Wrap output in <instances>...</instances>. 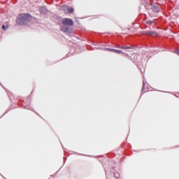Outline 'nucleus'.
Listing matches in <instances>:
<instances>
[{
  "mask_svg": "<svg viewBox=\"0 0 179 179\" xmlns=\"http://www.w3.org/2000/svg\"><path fill=\"white\" fill-rule=\"evenodd\" d=\"M8 28H9V25H5V24L2 25V30H4V31H6Z\"/></svg>",
  "mask_w": 179,
  "mask_h": 179,
  "instance_id": "nucleus-13",
  "label": "nucleus"
},
{
  "mask_svg": "<svg viewBox=\"0 0 179 179\" xmlns=\"http://www.w3.org/2000/svg\"><path fill=\"white\" fill-rule=\"evenodd\" d=\"M69 6L67 5H62L60 6V10H64V13H66V11L68 10Z\"/></svg>",
  "mask_w": 179,
  "mask_h": 179,
  "instance_id": "nucleus-10",
  "label": "nucleus"
},
{
  "mask_svg": "<svg viewBox=\"0 0 179 179\" xmlns=\"http://www.w3.org/2000/svg\"><path fill=\"white\" fill-rule=\"evenodd\" d=\"M105 171H106V174H107V171L105 170Z\"/></svg>",
  "mask_w": 179,
  "mask_h": 179,
  "instance_id": "nucleus-24",
  "label": "nucleus"
},
{
  "mask_svg": "<svg viewBox=\"0 0 179 179\" xmlns=\"http://www.w3.org/2000/svg\"><path fill=\"white\" fill-rule=\"evenodd\" d=\"M150 34H154L155 32H154L153 31H150Z\"/></svg>",
  "mask_w": 179,
  "mask_h": 179,
  "instance_id": "nucleus-20",
  "label": "nucleus"
},
{
  "mask_svg": "<svg viewBox=\"0 0 179 179\" xmlns=\"http://www.w3.org/2000/svg\"><path fill=\"white\" fill-rule=\"evenodd\" d=\"M31 17H33V16H31L30 13H21L17 15L16 23L20 26H24V24H28L30 23Z\"/></svg>",
  "mask_w": 179,
  "mask_h": 179,
  "instance_id": "nucleus-1",
  "label": "nucleus"
},
{
  "mask_svg": "<svg viewBox=\"0 0 179 179\" xmlns=\"http://www.w3.org/2000/svg\"><path fill=\"white\" fill-rule=\"evenodd\" d=\"M58 172H59V171H57V172H56V173H58Z\"/></svg>",
  "mask_w": 179,
  "mask_h": 179,
  "instance_id": "nucleus-29",
  "label": "nucleus"
},
{
  "mask_svg": "<svg viewBox=\"0 0 179 179\" xmlns=\"http://www.w3.org/2000/svg\"><path fill=\"white\" fill-rule=\"evenodd\" d=\"M38 10L41 15H47L48 13V9L45 6L38 7Z\"/></svg>",
  "mask_w": 179,
  "mask_h": 179,
  "instance_id": "nucleus-5",
  "label": "nucleus"
},
{
  "mask_svg": "<svg viewBox=\"0 0 179 179\" xmlns=\"http://www.w3.org/2000/svg\"><path fill=\"white\" fill-rule=\"evenodd\" d=\"M143 90H145V81H143V87L141 89V92H143Z\"/></svg>",
  "mask_w": 179,
  "mask_h": 179,
  "instance_id": "nucleus-15",
  "label": "nucleus"
},
{
  "mask_svg": "<svg viewBox=\"0 0 179 179\" xmlns=\"http://www.w3.org/2000/svg\"><path fill=\"white\" fill-rule=\"evenodd\" d=\"M75 155H79L80 156H86L85 155L83 154H79L78 152H74Z\"/></svg>",
  "mask_w": 179,
  "mask_h": 179,
  "instance_id": "nucleus-18",
  "label": "nucleus"
},
{
  "mask_svg": "<svg viewBox=\"0 0 179 179\" xmlns=\"http://www.w3.org/2000/svg\"><path fill=\"white\" fill-rule=\"evenodd\" d=\"M23 107L25 108V110H30L31 111H33V107L30 106V103H27L26 102H24Z\"/></svg>",
  "mask_w": 179,
  "mask_h": 179,
  "instance_id": "nucleus-7",
  "label": "nucleus"
},
{
  "mask_svg": "<svg viewBox=\"0 0 179 179\" xmlns=\"http://www.w3.org/2000/svg\"><path fill=\"white\" fill-rule=\"evenodd\" d=\"M8 113H9V110H6V112L3 114L2 117H3V115L8 114Z\"/></svg>",
  "mask_w": 179,
  "mask_h": 179,
  "instance_id": "nucleus-17",
  "label": "nucleus"
},
{
  "mask_svg": "<svg viewBox=\"0 0 179 179\" xmlns=\"http://www.w3.org/2000/svg\"><path fill=\"white\" fill-rule=\"evenodd\" d=\"M111 173H112V176H114L115 178L116 179H118L119 177H120V173H118V171H114L113 172V171H111Z\"/></svg>",
  "mask_w": 179,
  "mask_h": 179,
  "instance_id": "nucleus-8",
  "label": "nucleus"
},
{
  "mask_svg": "<svg viewBox=\"0 0 179 179\" xmlns=\"http://www.w3.org/2000/svg\"><path fill=\"white\" fill-rule=\"evenodd\" d=\"M51 177H54V175H52Z\"/></svg>",
  "mask_w": 179,
  "mask_h": 179,
  "instance_id": "nucleus-25",
  "label": "nucleus"
},
{
  "mask_svg": "<svg viewBox=\"0 0 179 179\" xmlns=\"http://www.w3.org/2000/svg\"><path fill=\"white\" fill-rule=\"evenodd\" d=\"M66 56H67V57H69V53H68V54L66 55Z\"/></svg>",
  "mask_w": 179,
  "mask_h": 179,
  "instance_id": "nucleus-23",
  "label": "nucleus"
},
{
  "mask_svg": "<svg viewBox=\"0 0 179 179\" xmlns=\"http://www.w3.org/2000/svg\"><path fill=\"white\" fill-rule=\"evenodd\" d=\"M74 11H75V8H73V7H70L69 6V7L67 8L66 13H69L71 15L73 13Z\"/></svg>",
  "mask_w": 179,
  "mask_h": 179,
  "instance_id": "nucleus-9",
  "label": "nucleus"
},
{
  "mask_svg": "<svg viewBox=\"0 0 179 179\" xmlns=\"http://www.w3.org/2000/svg\"><path fill=\"white\" fill-rule=\"evenodd\" d=\"M150 6L152 12H155V13H159V12H160L159 4L156 3L155 1L151 3Z\"/></svg>",
  "mask_w": 179,
  "mask_h": 179,
  "instance_id": "nucleus-3",
  "label": "nucleus"
},
{
  "mask_svg": "<svg viewBox=\"0 0 179 179\" xmlns=\"http://www.w3.org/2000/svg\"><path fill=\"white\" fill-rule=\"evenodd\" d=\"M106 51H110V52H113V48H105Z\"/></svg>",
  "mask_w": 179,
  "mask_h": 179,
  "instance_id": "nucleus-14",
  "label": "nucleus"
},
{
  "mask_svg": "<svg viewBox=\"0 0 179 179\" xmlns=\"http://www.w3.org/2000/svg\"><path fill=\"white\" fill-rule=\"evenodd\" d=\"M113 52H115V54H122V50H117V49H113Z\"/></svg>",
  "mask_w": 179,
  "mask_h": 179,
  "instance_id": "nucleus-12",
  "label": "nucleus"
},
{
  "mask_svg": "<svg viewBox=\"0 0 179 179\" xmlns=\"http://www.w3.org/2000/svg\"><path fill=\"white\" fill-rule=\"evenodd\" d=\"M58 172H59V171H57V172H56V173H58Z\"/></svg>",
  "mask_w": 179,
  "mask_h": 179,
  "instance_id": "nucleus-27",
  "label": "nucleus"
},
{
  "mask_svg": "<svg viewBox=\"0 0 179 179\" xmlns=\"http://www.w3.org/2000/svg\"><path fill=\"white\" fill-rule=\"evenodd\" d=\"M31 94H33V91L31 92L30 96H31Z\"/></svg>",
  "mask_w": 179,
  "mask_h": 179,
  "instance_id": "nucleus-22",
  "label": "nucleus"
},
{
  "mask_svg": "<svg viewBox=\"0 0 179 179\" xmlns=\"http://www.w3.org/2000/svg\"><path fill=\"white\" fill-rule=\"evenodd\" d=\"M122 54H123V55H125L126 57L128 56V53H127V52H122Z\"/></svg>",
  "mask_w": 179,
  "mask_h": 179,
  "instance_id": "nucleus-19",
  "label": "nucleus"
},
{
  "mask_svg": "<svg viewBox=\"0 0 179 179\" xmlns=\"http://www.w3.org/2000/svg\"><path fill=\"white\" fill-rule=\"evenodd\" d=\"M31 96V95H29L27 96V101H29V102L31 101V99H30Z\"/></svg>",
  "mask_w": 179,
  "mask_h": 179,
  "instance_id": "nucleus-16",
  "label": "nucleus"
},
{
  "mask_svg": "<svg viewBox=\"0 0 179 179\" xmlns=\"http://www.w3.org/2000/svg\"><path fill=\"white\" fill-rule=\"evenodd\" d=\"M129 30H131V28H128L127 29V31H129Z\"/></svg>",
  "mask_w": 179,
  "mask_h": 179,
  "instance_id": "nucleus-21",
  "label": "nucleus"
},
{
  "mask_svg": "<svg viewBox=\"0 0 179 179\" xmlns=\"http://www.w3.org/2000/svg\"><path fill=\"white\" fill-rule=\"evenodd\" d=\"M62 23L63 26H65V27H71V26H73L74 24L73 20L71 18H64V20H62Z\"/></svg>",
  "mask_w": 179,
  "mask_h": 179,
  "instance_id": "nucleus-2",
  "label": "nucleus"
},
{
  "mask_svg": "<svg viewBox=\"0 0 179 179\" xmlns=\"http://www.w3.org/2000/svg\"><path fill=\"white\" fill-rule=\"evenodd\" d=\"M62 31H64V33H68V34H72L73 33V29L71 27H62Z\"/></svg>",
  "mask_w": 179,
  "mask_h": 179,
  "instance_id": "nucleus-4",
  "label": "nucleus"
},
{
  "mask_svg": "<svg viewBox=\"0 0 179 179\" xmlns=\"http://www.w3.org/2000/svg\"><path fill=\"white\" fill-rule=\"evenodd\" d=\"M117 48H120L122 50H134L135 47L134 45H130V46H121L120 45H117L116 46Z\"/></svg>",
  "mask_w": 179,
  "mask_h": 179,
  "instance_id": "nucleus-6",
  "label": "nucleus"
},
{
  "mask_svg": "<svg viewBox=\"0 0 179 179\" xmlns=\"http://www.w3.org/2000/svg\"><path fill=\"white\" fill-rule=\"evenodd\" d=\"M153 23H154V21L152 20H147L145 21V24L152 25V24H153Z\"/></svg>",
  "mask_w": 179,
  "mask_h": 179,
  "instance_id": "nucleus-11",
  "label": "nucleus"
},
{
  "mask_svg": "<svg viewBox=\"0 0 179 179\" xmlns=\"http://www.w3.org/2000/svg\"><path fill=\"white\" fill-rule=\"evenodd\" d=\"M58 172H59V171H57V172H56V173H58Z\"/></svg>",
  "mask_w": 179,
  "mask_h": 179,
  "instance_id": "nucleus-28",
  "label": "nucleus"
},
{
  "mask_svg": "<svg viewBox=\"0 0 179 179\" xmlns=\"http://www.w3.org/2000/svg\"><path fill=\"white\" fill-rule=\"evenodd\" d=\"M122 30H127V29H122Z\"/></svg>",
  "mask_w": 179,
  "mask_h": 179,
  "instance_id": "nucleus-26",
  "label": "nucleus"
}]
</instances>
